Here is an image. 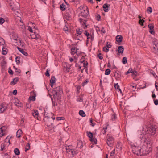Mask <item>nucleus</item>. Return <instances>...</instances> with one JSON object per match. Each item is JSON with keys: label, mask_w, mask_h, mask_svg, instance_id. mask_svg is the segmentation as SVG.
Segmentation results:
<instances>
[{"label": "nucleus", "mask_w": 158, "mask_h": 158, "mask_svg": "<svg viewBox=\"0 0 158 158\" xmlns=\"http://www.w3.org/2000/svg\"><path fill=\"white\" fill-rule=\"evenodd\" d=\"M10 136H7L6 138L5 139V142H8L9 143V144H10Z\"/></svg>", "instance_id": "37"}, {"label": "nucleus", "mask_w": 158, "mask_h": 158, "mask_svg": "<svg viewBox=\"0 0 158 158\" xmlns=\"http://www.w3.org/2000/svg\"><path fill=\"white\" fill-rule=\"evenodd\" d=\"M131 148H133V147L135 148L137 146V144L136 143H133L131 142Z\"/></svg>", "instance_id": "40"}, {"label": "nucleus", "mask_w": 158, "mask_h": 158, "mask_svg": "<svg viewBox=\"0 0 158 158\" xmlns=\"http://www.w3.org/2000/svg\"><path fill=\"white\" fill-rule=\"evenodd\" d=\"M20 57L17 56L15 58V61L17 64H19L20 63Z\"/></svg>", "instance_id": "27"}, {"label": "nucleus", "mask_w": 158, "mask_h": 158, "mask_svg": "<svg viewBox=\"0 0 158 158\" xmlns=\"http://www.w3.org/2000/svg\"><path fill=\"white\" fill-rule=\"evenodd\" d=\"M79 114L81 116L84 117L85 116V114L84 112L82 110H80L79 112Z\"/></svg>", "instance_id": "28"}, {"label": "nucleus", "mask_w": 158, "mask_h": 158, "mask_svg": "<svg viewBox=\"0 0 158 158\" xmlns=\"http://www.w3.org/2000/svg\"><path fill=\"white\" fill-rule=\"evenodd\" d=\"M96 105H97V102H96V101H95V102H94L93 103V108H94V109H95L96 108Z\"/></svg>", "instance_id": "54"}, {"label": "nucleus", "mask_w": 158, "mask_h": 158, "mask_svg": "<svg viewBox=\"0 0 158 158\" xmlns=\"http://www.w3.org/2000/svg\"><path fill=\"white\" fill-rule=\"evenodd\" d=\"M28 30H29V31L30 32H31L32 33H33V31H32L33 30H32L31 27H30V26H29L28 27Z\"/></svg>", "instance_id": "56"}, {"label": "nucleus", "mask_w": 158, "mask_h": 158, "mask_svg": "<svg viewBox=\"0 0 158 158\" xmlns=\"http://www.w3.org/2000/svg\"><path fill=\"white\" fill-rule=\"evenodd\" d=\"M114 87L115 88H117V89H118L119 90L121 91V89L119 88V86L118 85V83L115 84L114 85Z\"/></svg>", "instance_id": "48"}, {"label": "nucleus", "mask_w": 158, "mask_h": 158, "mask_svg": "<svg viewBox=\"0 0 158 158\" xmlns=\"http://www.w3.org/2000/svg\"><path fill=\"white\" fill-rule=\"evenodd\" d=\"M45 75L47 77H49L50 76L49 72L47 70L45 73Z\"/></svg>", "instance_id": "57"}, {"label": "nucleus", "mask_w": 158, "mask_h": 158, "mask_svg": "<svg viewBox=\"0 0 158 158\" xmlns=\"http://www.w3.org/2000/svg\"><path fill=\"white\" fill-rule=\"evenodd\" d=\"M116 39L117 42L120 43L122 41L123 37L121 35H118L116 37Z\"/></svg>", "instance_id": "18"}, {"label": "nucleus", "mask_w": 158, "mask_h": 158, "mask_svg": "<svg viewBox=\"0 0 158 158\" xmlns=\"http://www.w3.org/2000/svg\"><path fill=\"white\" fill-rule=\"evenodd\" d=\"M19 78L16 77L13 79V80L11 82V85H13L15 84L17 82L19 81Z\"/></svg>", "instance_id": "19"}, {"label": "nucleus", "mask_w": 158, "mask_h": 158, "mask_svg": "<svg viewBox=\"0 0 158 158\" xmlns=\"http://www.w3.org/2000/svg\"><path fill=\"white\" fill-rule=\"evenodd\" d=\"M115 152V149L112 152H111L110 156H113Z\"/></svg>", "instance_id": "62"}, {"label": "nucleus", "mask_w": 158, "mask_h": 158, "mask_svg": "<svg viewBox=\"0 0 158 158\" xmlns=\"http://www.w3.org/2000/svg\"><path fill=\"white\" fill-rule=\"evenodd\" d=\"M98 57L100 59L102 60L103 58L102 56V54L101 53H98Z\"/></svg>", "instance_id": "47"}, {"label": "nucleus", "mask_w": 158, "mask_h": 158, "mask_svg": "<svg viewBox=\"0 0 158 158\" xmlns=\"http://www.w3.org/2000/svg\"><path fill=\"white\" fill-rule=\"evenodd\" d=\"M106 45L107 48H110L111 46V45H110V44H108V42H106Z\"/></svg>", "instance_id": "59"}, {"label": "nucleus", "mask_w": 158, "mask_h": 158, "mask_svg": "<svg viewBox=\"0 0 158 158\" xmlns=\"http://www.w3.org/2000/svg\"><path fill=\"white\" fill-rule=\"evenodd\" d=\"M151 151V149H132V150L134 154L139 156L147 155Z\"/></svg>", "instance_id": "1"}, {"label": "nucleus", "mask_w": 158, "mask_h": 158, "mask_svg": "<svg viewBox=\"0 0 158 158\" xmlns=\"http://www.w3.org/2000/svg\"><path fill=\"white\" fill-rule=\"evenodd\" d=\"M149 139H147L145 137H142L141 139L142 142H143L144 143L143 145V148H148V147L149 148H150L151 147H149L150 146V143L149 141Z\"/></svg>", "instance_id": "5"}, {"label": "nucleus", "mask_w": 158, "mask_h": 158, "mask_svg": "<svg viewBox=\"0 0 158 158\" xmlns=\"http://www.w3.org/2000/svg\"><path fill=\"white\" fill-rule=\"evenodd\" d=\"M84 34L87 37L89 36V32H87L86 31H85L84 32Z\"/></svg>", "instance_id": "55"}, {"label": "nucleus", "mask_w": 158, "mask_h": 158, "mask_svg": "<svg viewBox=\"0 0 158 158\" xmlns=\"http://www.w3.org/2000/svg\"><path fill=\"white\" fill-rule=\"evenodd\" d=\"M122 62L123 64H126L127 62V58L126 57H124L123 59Z\"/></svg>", "instance_id": "33"}, {"label": "nucleus", "mask_w": 158, "mask_h": 158, "mask_svg": "<svg viewBox=\"0 0 158 158\" xmlns=\"http://www.w3.org/2000/svg\"><path fill=\"white\" fill-rule=\"evenodd\" d=\"M76 100L77 102H82L83 101V99L82 97H79Z\"/></svg>", "instance_id": "43"}, {"label": "nucleus", "mask_w": 158, "mask_h": 158, "mask_svg": "<svg viewBox=\"0 0 158 158\" xmlns=\"http://www.w3.org/2000/svg\"><path fill=\"white\" fill-rule=\"evenodd\" d=\"M4 47H3L2 50V53L3 55H6L7 54V52L6 50H4Z\"/></svg>", "instance_id": "35"}, {"label": "nucleus", "mask_w": 158, "mask_h": 158, "mask_svg": "<svg viewBox=\"0 0 158 158\" xmlns=\"http://www.w3.org/2000/svg\"><path fill=\"white\" fill-rule=\"evenodd\" d=\"M73 11V10H71L69 9H68V10H67V12L66 13V16L69 18H70L72 16V14Z\"/></svg>", "instance_id": "12"}, {"label": "nucleus", "mask_w": 158, "mask_h": 158, "mask_svg": "<svg viewBox=\"0 0 158 158\" xmlns=\"http://www.w3.org/2000/svg\"><path fill=\"white\" fill-rule=\"evenodd\" d=\"M114 138L112 136H109L107 140V143L109 147H111L113 143Z\"/></svg>", "instance_id": "7"}, {"label": "nucleus", "mask_w": 158, "mask_h": 158, "mask_svg": "<svg viewBox=\"0 0 158 158\" xmlns=\"http://www.w3.org/2000/svg\"><path fill=\"white\" fill-rule=\"evenodd\" d=\"M66 152L69 154L70 155V157H72L71 155H73L76 154L74 150V149H66Z\"/></svg>", "instance_id": "8"}, {"label": "nucleus", "mask_w": 158, "mask_h": 158, "mask_svg": "<svg viewBox=\"0 0 158 158\" xmlns=\"http://www.w3.org/2000/svg\"><path fill=\"white\" fill-rule=\"evenodd\" d=\"M97 20L99 21L101 20V16L99 15H98L97 16Z\"/></svg>", "instance_id": "49"}, {"label": "nucleus", "mask_w": 158, "mask_h": 158, "mask_svg": "<svg viewBox=\"0 0 158 158\" xmlns=\"http://www.w3.org/2000/svg\"><path fill=\"white\" fill-rule=\"evenodd\" d=\"M22 131L21 129H19L16 133V136L18 138L20 137L21 136V134L22 133Z\"/></svg>", "instance_id": "26"}, {"label": "nucleus", "mask_w": 158, "mask_h": 158, "mask_svg": "<svg viewBox=\"0 0 158 158\" xmlns=\"http://www.w3.org/2000/svg\"><path fill=\"white\" fill-rule=\"evenodd\" d=\"M63 30L66 33L69 32V31L68 27L66 25L63 28Z\"/></svg>", "instance_id": "30"}, {"label": "nucleus", "mask_w": 158, "mask_h": 158, "mask_svg": "<svg viewBox=\"0 0 158 158\" xmlns=\"http://www.w3.org/2000/svg\"><path fill=\"white\" fill-rule=\"evenodd\" d=\"M56 80L55 77L52 76L50 80V82L51 83L50 85L52 87H53L54 84L55 82L56 81Z\"/></svg>", "instance_id": "13"}, {"label": "nucleus", "mask_w": 158, "mask_h": 158, "mask_svg": "<svg viewBox=\"0 0 158 158\" xmlns=\"http://www.w3.org/2000/svg\"><path fill=\"white\" fill-rule=\"evenodd\" d=\"M111 72V70L109 69H107L105 71V75H108Z\"/></svg>", "instance_id": "31"}, {"label": "nucleus", "mask_w": 158, "mask_h": 158, "mask_svg": "<svg viewBox=\"0 0 158 158\" xmlns=\"http://www.w3.org/2000/svg\"><path fill=\"white\" fill-rule=\"evenodd\" d=\"M78 49L76 48L75 47L73 48H71V54L72 55H74L77 52V50H78Z\"/></svg>", "instance_id": "21"}, {"label": "nucleus", "mask_w": 158, "mask_h": 158, "mask_svg": "<svg viewBox=\"0 0 158 158\" xmlns=\"http://www.w3.org/2000/svg\"><path fill=\"white\" fill-rule=\"evenodd\" d=\"M63 117H58L56 118V119L57 120L59 121L62 120Z\"/></svg>", "instance_id": "60"}, {"label": "nucleus", "mask_w": 158, "mask_h": 158, "mask_svg": "<svg viewBox=\"0 0 158 158\" xmlns=\"http://www.w3.org/2000/svg\"><path fill=\"white\" fill-rule=\"evenodd\" d=\"M30 100H31L33 101H34L35 100V95L32 96V97H30Z\"/></svg>", "instance_id": "45"}, {"label": "nucleus", "mask_w": 158, "mask_h": 158, "mask_svg": "<svg viewBox=\"0 0 158 158\" xmlns=\"http://www.w3.org/2000/svg\"><path fill=\"white\" fill-rule=\"evenodd\" d=\"M52 101V105L54 106H55L56 105H57V103L53 101V99L51 98Z\"/></svg>", "instance_id": "58"}, {"label": "nucleus", "mask_w": 158, "mask_h": 158, "mask_svg": "<svg viewBox=\"0 0 158 158\" xmlns=\"http://www.w3.org/2000/svg\"><path fill=\"white\" fill-rule=\"evenodd\" d=\"M89 82V80L88 79H86L85 81H84L82 83V85L83 86L85 85L86 84H87Z\"/></svg>", "instance_id": "42"}, {"label": "nucleus", "mask_w": 158, "mask_h": 158, "mask_svg": "<svg viewBox=\"0 0 158 158\" xmlns=\"http://www.w3.org/2000/svg\"><path fill=\"white\" fill-rule=\"evenodd\" d=\"M83 147V143L82 141H78L77 142V146L76 147L77 148H82Z\"/></svg>", "instance_id": "17"}, {"label": "nucleus", "mask_w": 158, "mask_h": 158, "mask_svg": "<svg viewBox=\"0 0 158 158\" xmlns=\"http://www.w3.org/2000/svg\"><path fill=\"white\" fill-rule=\"evenodd\" d=\"M82 30L81 29H77L76 30V33L79 35H81V34L82 33Z\"/></svg>", "instance_id": "32"}, {"label": "nucleus", "mask_w": 158, "mask_h": 158, "mask_svg": "<svg viewBox=\"0 0 158 158\" xmlns=\"http://www.w3.org/2000/svg\"><path fill=\"white\" fill-rule=\"evenodd\" d=\"M52 93L55 96H56L59 97L62 94L63 91L60 86H58L53 89Z\"/></svg>", "instance_id": "4"}, {"label": "nucleus", "mask_w": 158, "mask_h": 158, "mask_svg": "<svg viewBox=\"0 0 158 158\" xmlns=\"http://www.w3.org/2000/svg\"><path fill=\"white\" fill-rule=\"evenodd\" d=\"M131 73H133V70L131 68L129 69L128 71L126 73V74L127 75Z\"/></svg>", "instance_id": "39"}, {"label": "nucleus", "mask_w": 158, "mask_h": 158, "mask_svg": "<svg viewBox=\"0 0 158 158\" xmlns=\"http://www.w3.org/2000/svg\"><path fill=\"white\" fill-rule=\"evenodd\" d=\"M130 89H132V90L133 91H135V89H136V87L135 86L133 85L132 84H130Z\"/></svg>", "instance_id": "38"}, {"label": "nucleus", "mask_w": 158, "mask_h": 158, "mask_svg": "<svg viewBox=\"0 0 158 158\" xmlns=\"http://www.w3.org/2000/svg\"><path fill=\"white\" fill-rule=\"evenodd\" d=\"M14 152L15 154L16 155H19L20 154V152L19 149H15Z\"/></svg>", "instance_id": "34"}, {"label": "nucleus", "mask_w": 158, "mask_h": 158, "mask_svg": "<svg viewBox=\"0 0 158 158\" xmlns=\"http://www.w3.org/2000/svg\"><path fill=\"white\" fill-rule=\"evenodd\" d=\"M8 72L10 74L12 75L13 74V72L12 70L10 68H9Z\"/></svg>", "instance_id": "51"}, {"label": "nucleus", "mask_w": 158, "mask_h": 158, "mask_svg": "<svg viewBox=\"0 0 158 158\" xmlns=\"http://www.w3.org/2000/svg\"><path fill=\"white\" fill-rule=\"evenodd\" d=\"M79 20L81 24L82 25H85V27H84V29H86L87 28V25H86V22L87 21L86 20H84L83 19L81 18H79Z\"/></svg>", "instance_id": "14"}, {"label": "nucleus", "mask_w": 158, "mask_h": 158, "mask_svg": "<svg viewBox=\"0 0 158 158\" xmlns=\"http://www.w3.org/2000/svg\"><path fill=\"white\" fill-rule=\"evenodd\" d=\"M112 118V119L113 120H115L116 118L115 115L114 114L113 115Z\"/></svg>", "instance_id": "61"}, {"label": "nucleus", "mask_w": 158, "mask_h": 158, "mask_svg": "<svg viewBox=\"0 0 158 158\" xmlns=\"http://www.w3.org/2000/svg\"><path fill=\"white\" fill-rule=\"evenodd\" d=\"M149 130L153 134H155L156 131V129L154 126H152L150 127Z\"/></svg>", "instance_id": "24"}, {"label": "nucleus", "mask_w": 158, "mask_h": 158, "mask_svg": "<svg viewBox=\"0 0 158 158\" xmlns=\"http://www.w3.org/2000/svg\"><path fill=\"white\" fill-rule=\"evenodd\" d=\"M132 73V75H137V72L135 71H133V73Z\"/></svg>", "instance_id": "63"}, {"label": "nucleus", "mask_w": 158, "mask_h": 158, "mask_svg": "<svg viewBox=\"0 0 158 158\" xmlns=\"http://www.w3.org/2000/svg\"><path fill=\"white\" fill-rule=\"evenodd\" d=\"M152 8L151 7H148L147 9V11L148 12V13L149 14L151 13L152 12Z\"/></svg>", "instance_id": "36"}, {"label": "nucleus", "mask_w": 158, "mask_h": 158, "mask_svg": "<svg viewBox=\"0 0 158 158\" xmlns=\"http://www.w3.org/2000/svg\"><path fill=\"white\" fill-rule=\"evenodd\" d=\"M118 52L122 53L124 51V48L122 46H120L118 47Z\"/></svg>", "instance_id": "23"}, {"label": "nucleus", "mask_w": 158, "mask_h": 158, "mask_svg": "<svg viewBox=\"0 0 158 158\" xmlns=\"http://www.w3.org/2000/svg\"><path fill=\"white\" fill-rule=\"evenodd\" d=\"M78 9L81 10V12L79 13L80 16L86 18L89 15V11L86 6H81Z\"/></svg>", "instance_id": "2"}, {"label": "nucleus", "mask_w": 158, "mask_h": 158, "mask_svg": "<svg viewBox=\"0 0 158 158\" xmlns=\"http://www.w3.org/2000/svg\"><path fill=\"white\" fill-rule=\"evenodd\" d=\"M5 20L2 18H0V24H2L4 22Z\"/></svg>", "instance_id": "44"}, {"label": "nucleus", "mask_w": 158, "mask_h": 158, "mask_svg": "<svg viewBox=\"0 0 158 158\" xmlns=\"http://www.w3.org/2000/svg\"><path fill=\"white\" fill-rule=\"evenodd\" d=\"M13 94L14 95H16L17 94V90H15L13 91Z\"/></svg>", "instance_id": "64"}, {"label": "nucleus", "mask_w": 158, "mask_h": 158, "mask_svg": "<svg viewBox=\"0 0 158 158\" xmlns=\"http://www.w3.org/2000/svg\"><path fill=\"white\" fill-rule=\"evenodd\" d=\"M148 27L149 28V32L152 34H154L155 33V31L154 30V26L152 24L148 25Z\"/></svg>", "instance_id": "10"}, {"label": "nucleus", "mask_w": 158, "mask_h": 158, "mask_svg": "<svg viewBox=\"0 0 158 158\" xmlns=\"http://www.w3.org/2000/svg\"><path fill=\"white\" fill-rule=\"evenodd\" d=\"M90 123H91L90 125L94 127L95 125V123H93V120L92 118L90 119Z\"/></svg>", "instance_id": "50"}, {"label": "nucleus", "mask_w": 158, "mask_h": 158, "mask_svg": "<svg viewBox=\"0 0 158 158\" xmlns=\"http://www.w3.org/2000/svg\"><path fill=\"white\" fill-rule=\"evenodd\" d=\"M144 22V20L143 19H140L139 20V23L141 25L143 26V23Z\"/></svg>", "instance_id": "41"}, {"label": "nucleus", "mask_w": 158, "mask_h": 158, "mask_svg": "<svg viewBox=\"0 0 158 158\" xmlns=\"http://www.w3.org/2000/svg\"><path fill=\"white\" fill-rule=\"evenodd\" d=\"M153 52L155 53H158V44H155L153 45Z\"/></svg>", "instance_id": "15"}, {"label": "nucleus", "mask_w": 158, "mask_h": 158, "mask_svg": "<svg viewBox=\"0 0 158 158\" xmlns=\"http://www.w3.org/2000/svg\"><path fill=\"white\" fill-rule=\"evenodd\" d=\"M0 107L1 108H3V110L2 112H4L6 110V108L5 107H4L2 105L1 106H0Z\"/></svg>", "instance_id": "52"}, {"label": "nucleus", "mask_w": 158, "mask_h": 158, "mask_svg": "<svg viewBox=\"0 0 158 158\" xmlns=\"http://www.w3.org/2000/svg\"><path fill=\"white\" fill-rule=\"evenodd\" d=\"M88 136L90 138V140L94 142V144H96L97 143V140L95 138V135L90 132H87Z\"/></svg>", "instance_id": "6"}, {"label": "nucleus", "mask_w": 158, "mask_h": 158, "mask_svg": "<svg viewBox=\"0 0 158 158\" xmlns=\"http://www.w3.org/2000/svg\"><path fill=\"white\" fill-rule=\"evenodd\" d=\"M55 119V117L46 116L44 118L43 120L45 122V124L48 126H50L53 124V122Z\"/></svg>", "instance_id": "3"}, {"label": "nucleus", "mask_w": 158, "mask_h": 158, "mask_svg": "<svg viewBox=\"0 0 158 158\" xmlns=\"http://www.w3.org/2000/svg\"><path fill=\"white\" fill-rule=\"evenodd\" d=\"M17 49L22 53L24 56H27L28 55V53L27 52L23 50L22 49L19 47H17Z\"/></svg>", "instance_id": "20"}, {"label": "nucleus", "mask_w": 158, "mask_h": 158, "mask_svg": "<svg viewBox=\"0 0 158 158\" xmlns=\"http://www.w3.org/2000/svg\"><path fill=\"white\" fill-rule=\"evenodd\" d=\"M38 112L37 110H35L32 113V115L35 118H37V119H39L38 118Z\"/></svg>", "instance_id": "16"}, {"label": "nucleus", "mask_w": 158, "mask_h": 158, "mask_svg": "<svg viewBox=\"0 0 158 158\" xmlns=\"http://www.w3.org/2000/svg\"><path fill=\"white\" fill-rule=\"evenodd\" d=\"M30 35L32 39L37 40L40 38V36L39 34L36 33L35 32H33Z\"/></svg>", "instance_id": "9"}, {"label": "nucleus", "mask_w": 158, "mask_h": 158, "mask_svg": "<svg viewBox=\"0 0 158 158\" xmlns=\"http://www.w3.org/2000/svg\"><path fill=\"white\" fill-rule=\"evenodd\" d=\"M110 5L107 3L104 4L103 6L104 11L105 12H107L109 10Z\"/></svg>", "instance_id": "11"}, {"label": "nucleus", "mask_w": 158, "mask_h": 158, "mask_svg": "<svg viewBox=\"0 0 158 158\" xmlns=\"http://www.w3.org/2000/svg\"><path fill=\"white\" fill-rule=\"evenodd\" d=\"M103 51L106 52H108L109 50L108 48H106V47H104L103 48Z\"/></svg>", "instance_id": "46"}, {"label": "nucleus", "mask_w": 158, "mask_h": 158, "mask_svg": "<svg viewBox=\"0 0 158 158\" xmlns=\"http://www.w3.org/2000/svg\"><path fill=\"white\" fill-rule=\"evenodd\" d=\"M66 8V6L64 4L62 3L60 5V8L62 11H64Z\"/></svg>", "instance_id": "25"}, {"label": "nucleus", "mask_w": 158, "mask_h": 158, "mask_svg": "<svg viewBox=\"0 0 158 158\" xmlns=\"http://www.w3.org/2000/svg\"><path fill=\"white\" fill-rule=\"evenodd\" d=\"M122 143L120 142H118L116 145V148H122Z\"/></svg>", "instance_id": "29"}, {"label": "nucleus", "mask_w": 158, "mask_h": 158, "mask_svg": "<svg viewBox=\"0 0 158 158\" xmlns=\"http://www.w3.org/2000/svg\"><path fill=\"white\" fill-rule=\"evenodd\" d=\"M70 66L69 65L68 66L67 65H64L63 69L64 71L67 73L69 72L70 69Z\"/></svg>", "instance_id": "22"}, {"label": "nucleus", "mask_w": 158, "mask_h": 158, "mask_svg": "<svg viewBox=\"0 0 158 158\" xmlns=\"http://www.w3.org/2000/svg\"><path fill=\"white\" fill-rule=\"evenodd\" d=\"M154 102L156 105H158V100L155 99L154 100Z\"/></svg>", "instance_id": "53"}]
</instances>
